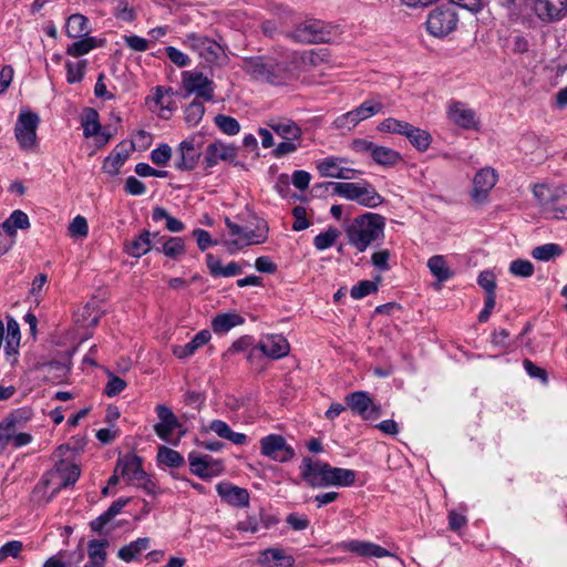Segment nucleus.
Wrapping results in <instances>:
<instances>
[{
    "mask_svg": "<svg viewBox=\"0 0 567 567\" xmlns=\"http://www.w3.org/2000/svg\"><path fill=\"white\" fill-rule=\"evenodd\" d=\"M212 338L209 330L199 331L189 342L186 344H176L172 347L173 354L178 359H186L195 353V351L206 344Z\"/></svg>",
    "mask_w": 567,
    "mask_h": 567,
    "instance_id": "25",
    "label": "nucleus"
},
{
    "mask_svg": "<svg viewBox=\"0 0 567 567\" xmlns=\"http://www.w3.org/2000/svg\"><path fill=\"white\" fill-rule=\"evenodd\" d=\"M342 163H347V158L334 156L326 157L317 164V169L323 177L336 178L337 172L340 169Z\"/></svg>",
    "mask_w": 567,
    "mask_h": 567,
    "instance_id": "47",
    "label": "nucleus"
},
{
    "mask_svg": "<svg viewBox=\"0 0 567 567\" xmlns=\"http://www.w3.org/2000/svg\"><path fill=\"white\" fill-rule=\"evenodd\" d=\"M342 547L351 553H354L359 556L363 557H385L390 556L388 549L370 543V542H361V540H350L342 544Z\"/></svg>",
    "mask_w": 567,
    "mask_h": 567,
    "instance_id": "24",
    "label": "nucleus"
},
{
    "mask_svg": "<svg viewBox=\"0 0 567 567\" xmlns=\"http://www.w3.org/2000/svg\"><path fill=\"white\" fill-rule=\"evenodd\" d=\"M403 136H405L410 143L421 152L426 151L431 143L430 133L411 124H409L408 128L403 132Z\"/></svg>",
    "mask_w": 567,
    "mask_h": 567,
    "instance_id": "36",
    "label": "nucleus"
},
{
    "mask_svg": "<svg viewBox=\"0 0 567 567\" xmlns=\"http://www.w3.org/2000/svg\"><path fill=\"white\" fill-rule=\"evenodd\" d=\"M40 117L37 113L23 110L14 125V136L21 150L33 151L38 146L37 130Z\"/></svg>",
    "mask_w": 567,
    "mask_h": 567,
    "instance_id": "5",
    "label": "nucleus"
},
{
    "mask_svg": "<svg viewBox=\"0 0 567 567\" xmlns=\"http://www.w3.org/2000/svg\"><path fill=\"white\" fill-rule=\"evenodd\" d=\"M215 126H217L221 133L229 136L237 135L240 132L239 122L229 115H215Z\"/></svg>",
    "mask_w": 567,
    "mask_h": 567,
    "instance_id": "50",
    "label": "nucleus"
},
{
    "mask_svg": "<svg viewBox=\"0 0 567 567\" xmlns=\"http://www.w3.org/2000/svg\"><path fill=\"white\" fill-rule=\"evenodd\" d=\"M110 542L106 538L92 539L87 543L89 561L84 567H104L106 563V548Z\"/></svg>",
    "mask_w": 567,
    "mask_h": 567,
    "instance_id": "26",
    "label": "nucleus"
},
{
    "mask_svg": "<svg viewBox=\"0 0 567 567\" xmlns=\"http://www.w3.org/2000/svg\"><path fill=\"white\" fill-rule=\"evenodd\" d=\"M457 13L451 6H441L433 9L426 20V29L436 38H444L456 29Z\"/></svg>",
    "mask_w": 567,
    "mask_h": 567,
    "instance_id": "6",
    "label": "nucleus"
},
{
    "mask_svg": "<svg viewBox=\"0 0 567 567\" xmlns=\"http://www.w3.org/2000/svg\"><path fill=\"white\" fill-rule=\"evenodd\" d=\"M64 554L60 553L59 555L52 556L45 560L43 567H76L84 559V549L79 546L73 553L70 554V560L63 561L61 560V556Z\"/></svg>",
    "mask_w": 567,
    "mask_h": 567,
    "instance_id": "44",
    "label": "nucleus"
},
{
    "mask_svg": "<svg viewBox=\"0 0 567 567\" xmlns=\"http://www.w3.org/2000/svg\"><path fill=\"white\" fill-rule=\"evenodd\" d=\"M66 81L68 83H78L84 76V71L86 68V61H78V62H66Z\"/></svg>",
    "mask_w": 567,
    "mask_h": 567,
    "instance_id": "57",
    "label": "nucleus"
},
{
    "mask_svg": "<svg viewBox=\"0 0 567 567\" xmlns=\"http://www.w3.org/2000/svg\"><path fill=\"white\" fill-rule=\"evenodd\" d=\"M172 148L167 144H162L151 152V161L155 165H165L171 159Z\"/></svg>",
    "mask_w": 567,
    "mask_h": 567,
    "instance_id": "63",
    "label": "nucleus"
},
{
    "mask_svg": "<svg viewBox=\"0 0 567 567\" xmlns=\"http://www.w3.org/2000/svg\"><path fill=\"white\" fill-rule=\"evenodd\" d=\"M532 9L542 22L554 23L567 16V0H533Z\"/></svg>",
    "mask_w": 567,
    "mask_h": 567,
    "instance_id": "12",
    "label": "nucleus"
},
{
    "mask_svg": "<svg viewBox=\"0 0 567 567\" xmlns=\"http://www.w3.org/2000/svg\"><path fill=\"white\" fill-rule=\"evenodd\" d=\"M449 118L465 130H477L478 121L475 112L461 102H452L447 111Z\"/></svg>",
    "mask_w": 567,
    "mask_h": 567,
    "instance_id": "16",
    "label": "nucleus"
},
{
    "mask_svg": "<svg viewBox=\"0 0 567 567\" xmlns=\"http://www.w3.org/2000/svg\"><path fill=\"white\" fill-rule=\"evenodd\" d=\"M186 41L192 50L197 52L199 56L205 58L207 61H210V55L213 54V40L205 35L199 34H188Z\"/></svg>",
    "mask_w": 567,
    "mask_h": 567,
    "instance_id": "34",
    "label": "nucleus"
},
{
    "mask_svg": "<svg viewBox=\"0 0 567 567\" xmlns=\"http://www.w3.org/2000/svg\"><path fill=\"white\" fill-rule=\"evenodd\" d=\"M205 113V107L200 101L194 100L185 109V121L189 126L197 125Z\"/></svg>",
    "mask_w": 567,
    "mask_h": 567,
    "instance_id": "55",
    "label": "nucleus"
},
{
    "mask_svg": "<svg viewBox=\"0 0 567 567\" xmlns=\"http://www.w3.org/2000/svg\"><path fill=\"white\" fill-rule=\"evenodd\" d=\"M216 491L221 501L230 506L245 507L249 504V493L246 488L229 482H220L216 485Z\"/></svg>",
    "mask_w": 567,
    "mask_h": 567,
    "instance_id": "15",
    "label": "nucleus"
},
{
    "mask_svg": "<svg viewBox=\"0 0 567 567\" xmlns=\"http://www.w3.org/2000/svg\"><path fill=\"white\" fill-rule=\"evenodd\" d=\"M410 123L393 117H388L378 125L380 132L396 133L403 135Z\"/></svg>",
    "mask_w": 567,
    "mask_h": 567,
    "instance_id": "58",
    "label": "nucleus"
},
{
    "mask_svg": "<svg viewBox=\"0 0 567 567\" xmlns=\"http://www.w3.org/2000/svg\"><path fill=\"white\" fill-rule=\"evenodd\" d=\"M225 223L230 229L233 236H241L250 244H262L267 240L268 226L265 220H260L255 230L244 229L240 226L231 223L228 217H225Z\"/></svg>",
    "mask_w": 567,
    "mask_h": 567,
    "instance_id": "22",
    "label": "nucleus"
},
{
    "mask_svg": "<svg viewBox=\"0 0 567 567\" xmlns=\"http://www.w3.org/2000/svg\"><path fill=\"white\" fill-rule=\"evenodd\" d=\"M509 271L522 278H528L534 274V265L529 260L516 259L512 261Z\"/></svg>",
    "mask_w": 567,
    "mask_h": 567,
    "instance_id": "59",
    "label": "nucleus"
},
{
    "mask_svg": "<svg viewBox=\"0 0 567 567\" xmlns=\"http://www.w3.org/2000/svg\"><path fill=\"white\" fill-rule=\"evenodd\" d=\"M561 254V247L558 244L553 243L537 246L532 250V257L540 261H548Z\"/></svg>",
    "mask_w": 567,
    "mask_h": 567,
    "instance_id": "49",
    "label": "nucleus"
},
{
    "mask_svg": "<svg viewBox=\"0 0 567 567\" xmlns=\"http://www.w3.org/2000/svg\"><path fill=\"white\" fill-rule=\"evenodd\" d=\"M153 248V234L144 229L141 234L126 245V252L132 257H141Z\"/></svg>",
    "mask_w": 567,
    "mask_h": 567,
    "instance_id": "30",
    "label": "nucleus"
},
{
    "mask_svg": "<svg viewBox=\"0 0 567 567\" xmlns=\"http://www.w3.org/2000/svg\"><path fill=\"white\" fill-rule=\"evenodd\" d=\"M245 71L258 81L271 84H280L284 81L286 68L274 61H266L261 56L251 58L245 61Z\"/></svg>",
    "mask_w": 567,
    "mask_h": 567,
    "instance_id": "7",
    "label": "nucleus"
},
{
    "mask_svg": "<svg viewBox=\"0 0 567 567\" xmlns=\"http://www.w3.org/2000/svg\"><path fill=\"white\" fill-rule=\"evenodd\" d=\"M383 197L367 181L362 182L361 190L357 202L365 207L375 208L383 203Z\"/></svg>",
    "mask_w": 567,
    "mask_h": 567,
    "instance_id": "39",
    "label": "nucleus"
},
{
    "mask_svg": "<svg viewBox=\"0 0 567 567\" xmlns=\"http://www.w3.org/2000/svg\"><path fill=\"white\" fill-rule=\"evenodd\" d=\"M347 406L363 420H375L381 415V408L374 404L365 391H355L344 398Z\"/></svg>",
    "mask_w": 567,
    "mask_h": 567,
    "instance_id": "10",
    "label": "nucleus"
},
{
    "mask_svg": "<svg viewBox=\"0 0 567 567\" xmlns=\"http://www.w3.org/2000/svg\"><path fill=\"white\" fill-rule=\"evenodd\" d=\"M427 267L440 284L447 281L453 277V271L449 268L445 258L441 255L431 257L427 260Z\"/></svg>",
    "mask_w": 567,
    "mask_h": 567,
    "instance_id": "38",
    "label": "nucleus"
},
{
    "mask_svg": "<svg viewBox=\"0 0 567 567\" xmlns=\"http://www.w3.org/2000/svg\"><path fill=\"white\" fill-rule=\"evenodd\" d=\"M359 124V121L357 118V114L354 111H349L340 116H338L333 121V127L337 130H348L351 131Z\"/></svg>",
    "mask_w": 567,
    "mask_h": 567,
    "instance_id": "61",
    "label": "nucleus"
},
{
    "mask_svg": "<svg viewBox=\"0 0 567 567\" xmlns=\"http://www.w3.org/2000/svg\"><path fill=\"white\" fill-rule=\"evenodd\" d=\"M30 419V413L25 410H20L12 413L0 424V449H4L10 444L12 439L19 433L18 425L27 422Z\"/></svg>",
    "mask_w": 567,
    "mask_h": 567,
    "instance_id": "17",
    "label": "nucleus"
},
{
    "mask_svg": "<svg viewBox=\"0 0 567 567\" xmlns=\"http://www.w3.org/2000/svg\"><path fill=\"white\" fill-rule=\"evenodd\" d=\"M115 473H120L128 482H141L146 476L142 467V458L135 454L120 457L115 465Z\"/></svg>",
    "mask_w": 567,
    "mask_h": 567,
    "instance_id": "13",
    "label": "nucleus"
},
{
    "mask_svg": "<svg viewBox=\"0 0 567 567\" xmlns=\"http://www.w3.org/2000/svg\"><path fill=\"white\" fill-rule=\"evenodd\" d=\"M329 53L327 49H320V50H309L303 52L301 59L302 62L306 64H310L313 66H317L321 63H324L328 61Z\"/></svg>",
    "mask_w": 567,
    "mask_h": 567,
    "instance_id": "60",
    "label": "nucleus"
},
{
    "mask_svg": "<svg viewBox=\"0 0 567 567\" xmlns=\"http://www.w3.org/2000/svg\"><path fill=\"white\" fill-rule=\"evenodd\" d=\"M6 346L4 351L8 357L16 354L18 352V347L20 343V329L19 324L10 319L7 324V332L4 334Z\"/></svg>",
    "mask_w": 567,
    "mask_h": 567,
    "instance_id": "41",
    "label": "nucleus"
},
{
    "mask_svg": "<svg viewBox=\"0 0 567 567\" xmlns=\"http://www.w3.org/2000/svg\"><path fill=\"white\" fill-rule=\"evenodd\" d=\"M179 157L175 161L176 168L181 171H189L197 164L200 153L190 147H184V141L178 147Z\"/></svg>",
    "mask_w": 567,
    "mask_h": 567,
    "instance_id": "37",
    "label": "nucleus"
},
{
    "mask_svg": "<svg viewBox=\"0 0 567 567\" xmlns=\"http://www.w3.org/2000/svg\"><path fill=\"white\" fill-rule=\"evenodd\" d=\"M336 27L322 20L307 19L298 23L287 37L302 44L328 43Z\"/></svg>",
    "mask_w": 567,
    "mask_h": 567,
    "instance_id": "3",
    "label": "nucleus"
},
{
    "mask_svg": "<svg viewBox=\"0 0 567 567\" xmlns=\"http://www.w3.org/2000/svg\"><path fill=\"white\" fill-rule=\"evenodd\" d=\"M533 194L545 213H548L567 195L561 187L550 188L545 184L535 185Z\"/></svg>",
    "mask_w": 567,
    "mask_h": 567,
    "instance_id": "18",
    "label": "nucleus"
},
{
    "mask_svg": "<svg viewBox=\"0 0 567 567\" xmlns=\"http://www.w3.org/2000/svg\"><path fill=\"white\" fill-rule=\"evenodd\" d=\"M130 156V151L125 148L124 144H120L115 150L105 158L103 169L111 174L116 175L120 168L124 165Z\"/></svg>",
    "mask_w": 567,
    "mask_h": 567,
    "instance_id": "31",
    "label": "nucleus"
},
{
    "mask_svg": "<svg viewBox=\"0 0 567 567\" xmlns=\"http://www.w3.org/2000/svg\"><path fill=\"white\" fill-rule=\"evenodd\" d=\"M65 32L69 38H81L90 32L89 20L85 16L75 13L69 17L65 25Z\"/></svg>",
    "mask_w": 567,
    "mask_h": 567,
    "instance_id": "33",
    "label": "nucleus"
},
{
    "mask_svg": "<svg viewBox=\"0 0 567 567\" xmlns=\"http://www.w3.org/2000/svg\"><path fill=\"white\" fill-rule=\"evenodd\" d=\"M258 348L267 357L279 359L288 354L289 343L281 334H268L260 339Z\"/></svg>",
    "mask_w": 567,
    "mask_h": 567,
    "instance_id": "19",
    "label": "nucleus"
},
{
    "mask_svg": "<svg viewBox=\"0 0 567 567\" xmlns=\"http://www.w3.org/2000/svg\"><path fill=\"white\" fill-rule=\"evenodd\" d=\"M381 277L378 276L375 281L371 280H362L358 285L353 286L350 290V296L353 299H362L373 292L378 291V284L380 282Z\"/></svg>",
    "mask_w": 567,
    "mask_h": 567,
    "instance_id": "54",
    "label": "nucleus"
},
{
    "mask_svg": "<svg viewBox=\"0 0 567 567\" xmlns=\"http://www.w3.org/2000/svg\"><path fill=\"white\" fill-rule=\"evenodd\" d=\"M83 134L85 137L96 136L101 133L99 113L94 109H87L82 120Z\"/></svg>",
    "mask_w": 567,
    "mask_h": 567,
    "instance_id": "48",
    "label": "nucleus"
},
{
    "mask_svg": "<svg viewBox=\"0 0 567 567\" xmlns=\"http://www.w3.org/2000/svg\"><path fill=\"white\" fill-rule=\"evenodd\" d=\"M257 564L261 567H292L295 558L282 548H267L259 554Z\"/></svg>",
    "mask_w": 567,
    "mask_h": 567,
    "instance_id": "21",
    "label": "nucleus"
},
{
    "mask_svg": "<svg viewBox=\"0 0 567 567\" xmlns=\"http://www.w3.org/2000/svg\"><path fill=\"white\" fill-rule=\"evenodd\" d=\"M382 109L383 104L380 101L367 100L363 103H361L358 107H355L353 111L357 114V118L360 123L361 121H364L380 113Z\"/></svg>",
    "mask_w": 567,
    "mask_h": 567,
    "instance_id": "52",
    "label": "nucleus"
},
{
    "mask_svg": "<svg viewBox=\"0 0 567 567\" xmlns=\"http://www.w3.org/2000/svg\"><path fill=\"white\" fill-rule=\"evenodd\" d=\"M23 549V544L20 540H11L0 547V564L8 557L18 558Z\"/></svg>",
    "mask_w": 567,
    "mask_h": 567,
    "instance_id": "62",
    "label": "nucleus"
},
{
    "mask_svg": "<svg viewBox=\"0 0 567 567\" xmlns=\"http://www.w3.org/2000/svg\"><path fill=\"white\" fill-rule=\"evenodd\" d=\"M362 183H337V182H327L322 184H318L315 188H333V194L343 197L348 200L357 202L359 198Z\"/></svg>",
    "mask_w": 567,
    "mask_h": 567,
    "instance_id": "29",
    "label": "nucleus"
},
{
    "mask_svg": "<svg viewBox=\"0 0 567 567\" xmlns=\"http://www.w3.org/2000/svg\"><path fill=\"white\" fill-rule=\"evenodd\" d=\"M81 474L80 467L76 464L61 463L55 471L45 473L40 483L34 487L33 493H41L44 488L53 485L51 494L47 497L45 502H50L62 488L72 486L79 480Z\"/></svg>",
    "mask_w": 567,
    "mask_h": 567,
    "instance_id": "4",
    "label": "nucleus"
},
{
    "mask_svg": "<svg viewBox=\"0 0 567 567\" xmlns=\"http://www.w3.org/2000/svg\"><path fill=\"white\" fill-rule=\"evenodd\" d=\"M340 234L339 229L329 227L326 231L320 233L315 237L313 245L318 250L328 249L333 246Z\"/></svg>",
    "mask_w": 567,
    "mask_h": 567,
    "instance_id": "53",
    "label": "nucleus"
},
{
    "mask_svg": "<svg viewBox=\"0 0 567 567\" xmlns=\"http://www.w3.org/2000/svg\"><path fill=\"white\" fill-rule=\"evenodd\" d=\"M190 472L202 478L210 476V467L208 456L200 455L199 453L192 452L188 455Z\"/></svg>",
    "mask_w": 567,
    "mask_h": 567,
    "instance_id": "45",
    "label": "nucleus"
},
{
    "mask_svg": "<svg viewBox=\"0 0 567 567\" xmlns=\"http://www.w3.org/2000/svg\"><path fill=\"white\" fill-rule=\"evenodd\" d=\"M261 454L277 462H288L295 456V450L279 434H269L260 440Z\"/></svg>",
    "mask_w": 567,
    "mask_h": 567,
    "instance_id": "11",
    "label": "nucleus"
},
{
    "mask_svg": "<svg viewBox=\"0 0 567 567\" xmlns=\"http://www.w3.org/2000/svg\"><path fill=\"white\" fill-rule=\"evenodd\" d=\"M212 133L209 128H203V131L197 132L184 140V147H190L197 150L200 154L202 151L206 150L205 161L208 166L213 165V142L210 141Z\"/></svg>",
    "mask_w": 567,
    "mask_h": 567,
    "instance_id": "23",
    "label": "nucleus"
},
{
    "mask_svg": "<svg viewBox=\"0 0 567 567\" xmlns=\"http://www.w3.org/2000/svg\"><path fill=\"white\" fill-rule=\"evenodd\" d=\"M96 47V40L92 37H86L69 44L66 48V53L71 56H82Z\"/></svg>",
    "mask_w": 567,
    "mask_h": 567,
    "instance_id": "51",
    "label": "nucleus"
},
{
    "mask_svg": "<svg viewBox=\"0 0 567 567\" xmlns=\"http://www.w3.org/2000/svg\"><path fill=\"white\" fill-rule=\"evenodd\" d=\"M238 147L234 144H225L218 140H215V158L218 157L229 163H235L237 157Z\"/></svg>",
    "mask_w": 567,
    "mask_h": 567,
    "instance_id": "56",
    "label": "nucleus"
},
{
    "mask_svg": "<svg viewBox=\"0 0 567 567\" xmlns=\"http://www.w3.org/2000/svg\"><path fill=\"white\" fill-rule=\"evenodd\" d=\"M150 538L141 537L134 542H131L128 545L120 548L117 553V557L126 563L134 560L142 551L146 550L150 547Z\"/></svg>",
    "mask_w": 567,
    "mask_h": 567,
    "instance_id": "32",
    "label": "nucleus"
},
{
    "mask_svg": "<svg viewBox=\"0 0 567 567\" xmlns=\"http://www.w3.org/2000/svg\"><path fill=\"white\" fill-rule=\"evenodd\" d=\"M301 478L311 487L351 486L355 482L353 470L333 467L320 460L303 457L300 465Z\"/></svg>",
    "mask_w": 567,
    "mask_h": 567,
    "instance_id": "1",
    "label": "nucleus"
},
{
    "mask_svg": "<svg viewBox=\"0 0 567 567\" xmlns=\"http://www.w3.org/2000/svg\"><path fill=\"white\" fill-rule=\"evenodd\" d=\"M215 433L235 445H244L247 442L244 433L234 432L226 422L220 420H215Z\"/></svg>",
    "mask_w": 567,
    "mask_h": 567,
    "instance_id": "46",
    "label": "nucleus"
},
{
    "mask_svg": "<svg viewBox=\"0 0 567 567\" xmlns=\"http://www.w3.org/2000/svg\"><path fill=\"white\" fill-rule=\"evenodd\" d=\"M152 219L156 223L165 220V228L171 233H181L185 229L183 221L171 216L165 208L159 206L153 208Z\"/></svg>",
    "mask_w": 567,
    "mask_h": 567,
    "instance_id": "40",
    "label": "nucleus"
},
{
    "mask_svg": "<svg viewBox=\"0 0 567 567\" xmlns=\"http://www.w3.org/2000/svg\"><path fill=\"white\" fill-rule=\"evenodd\" d=\"M155 410L159 420L154 425L156 435L167 443H175L178 440L176 433L182 427L177 416L164 404L156 405Z\"/></svg>",
    "mask_w": 567,
    "mask_h": 567,
    "instance_id": "9",
    "label": "nucleus"
},
{
    "mask_svg": "<svg viewBox=\"0 0 567 567\" xmlns=\"http://www.w3.org/2000/svg\"><path fill=\"white\" fill-rule=\"evenodd\" d=\"M156 457L161 465L172 468L181 467L185 463L184 457L179 452L167 446H159Z\"/></svg>",
    "mask_w": 567,
    "mask_h": 567,
    "instance_id": "42",
    "label": "nucleus"
},
{
    "mask_svg": "<svg viewBox=\"0 0 567 567\" xmlns=\"http://www.w3.org/2000/svg\"><path fill=\"white\" fill-rule=\"evenodd\" d=\"M496 182L497 175L493 168H482L476 173L473 179V198L477 202L483 200L495 186Z\"/></svg>",
    "mask_w": 567,
    "mask_h": 567,
    "instance_id": "20",
    "label": "nucleus"
},
{
    "mask_svg": "<svg viewBox=\"0 0 567 567\" xmlns=\"http://www.w3.org/2000/svg\"><path fill=\"white\" fill-rule=\"evenodd\" d=\"M153 248L174 260H179L186 251L183 238L166 237L159 235V233L153 234Z\"/></svg>",
    "mask_w": 567,
    "mask_h": 567,
    "instance_id": "14",
    "label": "nucleus"
},
{
    "mask_svg": "<svg viewBox=\"0 0 567 567\" xmlns=\"http://www.w3.org/2000/svg\"><path fill=\"white\" fill-rule=\"evenodd\" d=\"M0 228L12 238L14 244L17 230H25L30 228V220L24 212L16 209L2 224H0Z\"/></svg>",
    "mask_w": 567,
    "mask_h": 567,
    "instance_id": "28",
    "label": "nucleus"
},
{
    "mask_svg": "<svg viewBox=\"0 0 567 567\" xmlns=\"http://www.w3.org/2000/svg\"><path fill=\"white\" fill-rule=\"evenodd\" d=\"M245 319L237 312H224L215 315V333H226L234 327L240 326Z\"/></svg>",
    "mask_w": 567,
    "mask_h": 567,
    "instance_id": "35",
    "label": "nucleus"
},
{
    "mask_svg": "<svg viewBox=\"0 0 567 567\" xmlns=\"http://www.w3.org/2000/svg\"><path fill=\"white\" fill-rule=\"evenodd\" d=\"M268 126L281 138L298 141L302 135L301 128L291 120H270Z\"/></svg>",
    "mask_w": 567,
    "mask_h": 567,
    "instance_id": "27",
    "label": "nucleus"
},
{
    "mask_svg": "<svg viewBox=\"0 0 567 567\" xmlns=\"http://www.w3.org/2000/svg\"><path fill=\"white\" fill-rule=\"evenodd\" d=\"M182 90L184 99L190 95L204 101L213 99L212 81L198 70L182 72Z\"/></svg>",
    "mask_w": 567,
    "mask_h": 567,
    "instance_id": "8",
    "label": "nucleus"
},
{
    "mask_svg": "<svg viewBox=\"0 0 567 567\" xmlns=\"http://www.w3.org/2000/svg\"><path fill=\"white\" fill-rule=\"evenodd\" d=\"M371 156L377 164L383 166L394 165L401 159V156L396 151L378 145H374Z\"/></svg>",
    "mask_w": 567,
    "mask_h": 567,
    "instance_id": "43",
    "label": "nucleus"
},
{
    "mask_svg": "<svg viewBox=\"0 0 567 567\" xmlns=\"http://www.w3.org/2000/svg\"><path fill=\"white\" fill-rule=\"evenodd\" d=\"M69 233L72 237H86L89 233L86 219L80 215L73 218L69 226Z\"/></svg>",
    "mask_w": 567,
    "mask_h": 567,
    "instance_id": "64",
    "label": "nucleus"
},
{
    "mask_svg": "<svg viewBox=\"0 0 567 567\" xmlns=\"http://www.w3.org/2000/svg\"><path fill=\"white\" fill-rule=\"evenodd\" d=\"M385 218L375 213H364L344 227L348 243L363 252L374 241L384 237Z\"/></svg>",
    "mask_w": 567,
    "mask_h": 567,
    "instance_id": "2",
    "label": "nucleus"
}]
</instances>
